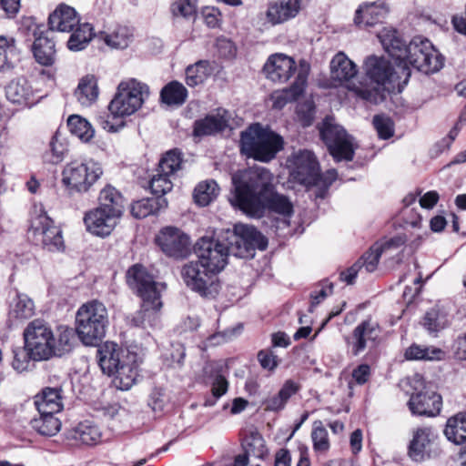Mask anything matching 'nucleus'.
I'll use <instances>...</instances> for the list:
<instances>
[{
  "label": "nucleus",
  "instance_id": "7c9ffc66",
  "mask_svg": "<svg viewBox=\"0 0 466 466\" xmlns=\"http://www.w3.org/2000/svg\"><path fill=\"white\" fill-rule=\"evenodd\" d=\"M400 244V238H390L383 243L377 242L361 256L358 262L366 272H373L377 269L381 254L391 247H398Z\"/></svg>",
  "mask_w": 466,
  "mask_h": 466
},
{
  "label": "nucleus",
  "instance_id": "2f4dec72",
  "mask_svg": "<svg viewBox=\"0 0 466 466\" xmlns=\"http://www.w3.org/2000/svg\"><path fill=\"white\" fill-rule=\"evenodd\" d=\"M443 433L449 441L456 445L466 442V410L447 420Z\"/></svg>",
  "mask_w": 466,
  "mask_h": 466
},
{
  "label": "nucleus",
  "instance_id": "aec40b11",
  "mask_svg": "<svg viewBox=\"0 0 466 466\" xmlns=\"http://www.w3.org/2000/svg\"><path fill=\"white\" fill-rule=\"evenodd\" d=\"M309 0H272L268 4L266 18L273 25L295 18L308 5Z\"/></svg>",
  "mask_w": 466,
  "mask_h": 466
},
{
  "label": "nucleus",
  "instance_id": "412c9836",
  "mask_svg": "<svg viewBox=\"0 0 466 466\" xmlns=\"http://www.w3.org/2000/svg\"><path fill=\"white\" fill-rule=\"evenodd\" d=\"M122 361L110 377H113L112 382L116 389L128 390L137 381L143 360L138 353L132 351Z\"/></svg>",
  "mask_w": 466,
  "mask_h": 466
},
{
  "label": "nucleus",
  "instance_id": "58836bf2",
  "mask_svg": "<svg viewBox=\"0 0 466 466\" xmlns=\"http://www.w3.org/2000/svg\"><path fill=\"white\" fill-rule=\"evenodd\" d=\"M64 391L61 387H45L34 396V405L35 408H64Z\"/></svg>",
  "mask_w": 466,
  "mask_h": 466
},
{
  "label": "nucleus",
  "instance_id": "ea45409f",
  "mask_svg": "<svg viewBox=\"0 0 466 466\" xmlns=\"http://www.w3.org/2000/svg\"><path fill=\"white\" fill-rule=\"evenodd\" d=\"M167 206L164 198H147L134 202L131 206V214L136 218H144L157 213Z\"/></svg>",
  "mask_w": 466,
  "mask_h": 466
},
{
  "label": "nucleus",
  "instance_id": "72a5a7b5",
  "mask_svg": "<svg viewBox=\"0 0 466 466\" xmlns=\"http://www.w3.org/2000/svg\"><path fill=\"white\" fill-rule=\"evenodd\" d=\"M38 410V416L30 420L31 427L40 435L55 436L61 430V420L52 411Z\"/></svg>",
  "mask_w": 466,
  "mask_h": 466
},
{
  "label": "nucleus",
  "instance_id": "c85d7f7f",
  "mask_svg": "<svg viewBox=\"0 0 466 466\" xmlns=\"http://www.w3.org/2000/svg\"><path fill=\"white\" fill-rule=\"evenodd\" d=\"M241 445L244 450L242 455L254 456L258 459H264L268 454V449L265 441L258 431L253 427L248 426L240 431Z\"/></svg>",
  "mask_w": 466,
  "mask_h": 466
},
{
  "label": "nucleus",
  "instance_id": "3c124183",
  "mask_svg": "<svg viewBox=\"0 0 466 466\" xmlns=\"http://www.w3.org/2000/svg\"><path fill=\"white\" fill-rule=\"evenodd\" d=\"M67 127L71 134L84 142H88L95 135L91 124L86 118L77 115H72L68 117Z\"/></svg>",
  "mask_w": 466,
  "mask_h": 466
},
{
  "label": "nucleus",
  "instance_id": "4be33fe9",
  "mask_svg": "<svg viewBox=\"0 0 466 466\" xmlns=\"http://www.w3.org/2000/svg\"><path fill=\"white\" fill-rule=\"evenodd\" d=\"M132 352L129 349L122 348L113 341H106L97 349V360L104 374L108 376L126 360V356Z\"/></svg>",
  "mask_w": 466,
  "mask_h": 466
},
{
  "label": "nucleus",
  "instance_id": "4468645a",
  "mask_svg": "<svg viewBox=\"0 0 466 466\" xmlns=\"http://www.w3.org/2000/svg\"><path fill=\"white\" fill-rule=\"evenodd\" d=\"M181 277L191 290L202 297H214L218 293V278L208 268H202L199 261H190L183 266Z\"/></svg>",
  "mask_w": 466,
  "mask_h": 466
},
{
  "label": "nucleus",
  "instance_id": "5701e85b",
  "mask_svg": "<svg viewBox=\"0 0 466 466\" xmlns=\"http://www.w3.org/2000/svg\"><path fill=\"white\" fill-rule=\"evenodd\" d=\"M357 73L356 64L342 52L336 54L330 61V79L334 86H345L350 91L349 86L358 83L353 80Z\"/></svg>",
  "mask_w": 466,
  "mask_h": 466
},
{
  "label": "nucleus",
  "instance_id": "423d86ee",
  "mask_svg": "<svg viewBox=\"0 0 466 466\" xmlns=\"http://www.w3.org/2000/svg\"><path fill=\"white\" fill-rule=\"evenodd\" d=\"M148 96V86L135 78L120 82L116 95L108 105L110 115L106 116H100V125L108 132H117L123 127L124 124L114 125L109 120L110 116L115 118L133 115L141 108Z\"/></svg>",
  "mask_w": 466,
  "mask_h": 466
},
{
  "label": "nucleus",
  "instance_id": "473e14b6",
  "mask_svg": "<svg viewBox=\"0 0 466 466\" xmlns=\"http://www.w3.org/2000/svg\"><path fill=\"white\" fill-rule=\"evenodd\" d=\"M71 438L86 446H95L101 441L102 432L91 420L79 422L71 431Z\"/></svg>",
  "mask_w": 466,
  "mask_h": 466
},
{
  "label": "nucleus",
  "instance_id": "6e6552de",
  "mask_svg": "<svg viewBox=\"0 0 466 466\" xmlns=\"http://www.w3.org/2000/svg\"><path fill=\"white\" fill-rule=\"evenodd\" d=\"M107 325V309L96 299L87 301L76 311V332L87 346L96 345L105 337Z\"/></svg>",
  "mask_w": 466,
  "mask_h": 466
},
{
  "label": "nucleus",
  "instance_id": "09e8293b",
  "mask_svg": "<svg viewBox=\"0 0 466 466\" xmlns=\"http://www.w3.org/2000/svg\"><path fill=\"white\" fill-rule=\"evenodd\" d=\"M441 405L442 397L431 390L412 394L408 401L409 408H441Z\"/></svg>",
  "mask_w": 466,
  "mask_h": 466
},
{
  "label": "nucleus",
  "instance_id": "13d9d810",
  "mask_svg": "<svg viewBox=\"0 0 466 466\" xmlns=\"http://www.w3.org/2000/svg\"><path fill=\"white\" fill-rule=\"evenodd\" d=\"M157 172L158 173L151 178L149 187L154 195L158 196L157 198H163V195L172 189L173 184L169 178V175L160 171Z\"/></svg>",
  "mask_w": 466,
  "mask_h": 466
},
{
  "label": "nucleus",
  "instance_id": "a18cd8bd",
  "mask_svg": "<svg viewBox=\"0 0 466 466\" xmlns=\"http://www.w3.org/2000/svg\"><path fill=\"white\" fill-rule=\"evenodd\" d=\"M160 97L168 106H181L187 97V90L181 83L171 81L162 88Z\"/></svg>",
  "mask_w": 466,
  "mask_h": 466
},
{
  "label": "nucleus",
  "instance_id": "c756f323",
  "mask_svg": "<svg viewBox=\"0 0 466 466\" xmlns=\"http://www.w3.org/2000/svg\"><path fill=\"white\" fill-rule=\"evenodd\" d=\"M33 54L36 62L42 66H52L56 61L55 42L48 33H41L33 44Z\"/></svg>",
  "mask_w": 466,
  "mask_h": 466
},
{
  "label": "nucleus",
  "instance_id": "680f3d73",
  "mask_svg": "<svg viewBox=\"0 0 466 466\" xmlns=\"http://www.w3.org/2000/svg\"><path fill=\"white\" fill-rule=\"evenodd\" d=\"M258 360L264 370L269 371H273L279 365L278 356L271 350L258 351Z\"/></svg>",
  "mask_w": 466,
  "mask_h": 466
},
{
  "label": "nucleus",
  "instance_id": "39448f33",
  "mask_svg": "<svg viewBox=\"0 0 466 466\" xmlns=\"http://www.w3.org/2000/svg\"><path fill=\"white\" fill-rule=\"evenodd\" d=\"M127 282L142 299L141 309L133 319L135 325H152L162 308L161 294L166 289L165 283L156 281L146 268L139 264L128 268Z\"/></svg>",
  "mask_w": 466,
  "mask_h": 466
},
{
  "label": "nucleus",
  "instance_id": "f704fd0d",
  "mask_svg": "<svg viewBox=\"0 0 466 466\" xmlns=\"http://www.w3.org/2000/svg\"><path fill=\"white\" fill-rule=\"evenodd\" d=\"M387 13L388 10L383 3L364 4L356 10L354 21L357 25L363 24L366 26H370L378 23Z\"/></svg>",
  "mask_w": 466,
  "mask_h": 466
},
{
  "label": "nucleus",
  "instance_id": "f3484780",
  "mask_svg": "<svg viewBox=\"0 0 466 466\" xmlns=\"http://www.w3.org/2000/svg\"><path fill=\"white\" fill-rule=\"evenodd\" d=\"M297 70L295 59L284 53L270 55L262 67L265 77L276 84L287 83Z\"/></svg>",
  "mask_w": 466,
  "mask_h": 466
},
{
  "label": "nucleus",
  "instance_id": "8fccbe9b",
  "mask_svg": "<svg viewBox=\"0 0 466 466\" xmlns=\"http://www.w3.org/2000/svg\"><path fill=\"white\" fill-rule=\"evenodd\" d=\"M450 321L448 316L439 309L428 310L421 321V325L429 333H438L448 327Z\"/></svg>",
  "mask_w": 466,
  "mask_h": 466
},
{
  "label": "nucleus",
  "instance_id": "dca6fc26",
  "mask_svg": "<svg viewBox=\"0 0 466 466\" xmlns=\"http://www.w3.org/2000/svg\"><path fill=\"white\" fill-rule=\"evenodd\" d=\"M380 332L379 323L370 319L358 324L353 329L351 336L345 339L352 356L357 357L367 348L375 347L380 339Z\"/></svg>",
  "mask_w": 466,
  "mask_h": 466
},
{
  "label": "nucleus",
  "instance_id": "4d7b16f0",
  "mask_svg": "<svg viewBox=\"0 0 466 466\" xmlns=\"http://www.w3.org/2000/svg\"><path fill=\"white\" fill-rule=\"evenodd\" d=\"M311 440L316 452L326 453L330 448L328 431L321 421L314 422Z\"/></svg>",
  "mask_w": 466,
  "mask_h": 466
},
{
  "label": "nucleus",
  "instance_id": "603ef678",
  "mask_svg": "<svg viewBox=\"0 0 466 466\" xmlns=\"http://www.w3.org/2000/svg\"><path fill=\"white\" fill-rule=\"evenodd\" d=\"M170 13L174 18L194 20L198 13L197 0H172Z\"/></svg>",
  "mask_w": 466,
  "mask_h": 466
},
{
  "label": "nucleus",
  "instance_id": "6ab92c4d",
  "mask_svg": "<svg viewBox=\"0 0 466 466\" xmlns=\"http://www.w3.org/2000/svg\"><path fill=\"white\" fill-rule=\"evenodd\" d=\"M121 217L96 207L85 214L86 230L97 237L105 238L111 234Z\"/></svg>",
  "mask_w": 466,
  "mask_h": 466
},
{
  "label": "nucleus",
  "instance_id": "1a4fd4ad",
  "mask_svg": "<svg viewBox=\"0 0 466 466\" xmlns=\"http://www.w3.org/2000/svg\"><path fill=\"white\" fill-rule=\"evenodd\" d=\"M195 254L202 268H208L218 276L228 264L231 248L226 236L220 233L217 236H204L195 244Z\"/></svg>",
  "mask_w": 466,
  "mask_h": 466
},
{
  "label": "nucleus",
  "instance_id": "b1692460",
  "mask_svg": "<svg viewBox=\"0 0 466 466\" xmlns=\"http://www.w3.org/2000/svg\"><path fill=\"white\" fill-rule=\"evenodd\" d=\"M307 80L308 72L301 69L289 87L274 91L270 96L273 108L282 109L287 104L297 101L305 91Z\"/></svg>",
  "mask_w": 466,
  "mask_h": 466
},
{
  "label": "nucleus",
  "instance_id": "0eeeda50",
  "mask_svg": "<svg viewBox=\"0 0 466 466\" xmlns=\"http://www.w3.org/2000/svg\"><path fill=\"white\" fill-rule=\"evenodd\" d=\"M282 136L268 126L260 123L251 124L240 133L239 147L241 153L248 158L268 163L284 149Z\"/></svg>",
  "mask_w": 466,
  "mask_h": 466
},
{
  "label": "nucleus",
  "instance_id": "0e129e2a",
  "mask_svg": "<svg viewBox=\"0 0 466 466\" xmlns=\"http://www.w3.org/2000/svg\"><path fill=\"white\" fill-rule=\"evenodd\" d=\"M333 284L328 281L322 283L321 288L319 290H314L310 294L311 305L309 310L312 311L313 308L319 305L323 299H325L329 294L332 293Z\"/></svg>",
  "mask_w": 466,
  "mask_h": 466
},
{
  "label": "nucleus",
  "instance_id": "cd10ccee",
  "mask_svg": "<svg viewBox=\"0 0 466 466\" xmlns=\"http://www.w3.org/2000/svg\"><path fill=\"white\" fill-rule=\"evenodd\" d=\"M6 98L13 104L31 106L35 103V90L25 77L12 80L5 87Z\"/></svg>",
  "mask_w": 466,
  "mask_h": 466
},
{
  "label": "nucleus",
  "instance_id": "6e6d98bb",
  "mask_svg": "<svg viewBox=\"0 0 466 466\" xmlns=\"http://www.w3.org/2000/svg\"><path fill=\"white\" fill-rule=\"evenodd\" d=\"M181 153L177 149L169 150L161 157L157 171L171 176L181 168Z\"/></svg>",
  "mask_w": 466,
  "mask_h": 466
},
{
  "label": "nucleus",
  "instance_id": "864d4df0",
  "mask_svg": "<svg viewBox=\"0 0 466 466\" xmlns=\"http://www.w3.org/2000/svg\"><path fill=\"white\" fill-rule=\"evenodd\" d=\"M11 314L16 319H29L35 314V304L25 294L18 293L14 299Z\"/></svg>",
  "mask_w": 466,
  "mask_h": 466
},
{
  "label": "nucleus",
  "instance_id": "338daca9",
  "mask_svg": "<svg viewBox=\"0 0 466 466\" xmlns=\"http://www.w3.org/2000/svg\"><path fill=\"white\" fill-rule=\"evenodd\" d=\"M202 15L208 27L215 28L219 25L221 13L218 8L207 6L202 10Z\"/></svg>",
  "mask_w": 466,
  "mask_h": 466
},
{
  "label": "nucleus",
  "instance_id": "052dcab7",
  "mask_svg": "<svg viewBox=\"0 0 466 466\" xmlns=\"http://www.w3.org/2000/svg\"><path fill=\"white\" fill-rule=\"evenodd\" d=\"M299 390V386L292 380H287L278 395L273 398L274 408H281L284 406L288 400L294 395Z\"/></svg>",
  "mask_w": 466,
  "mask_h": 466
},
{
  "label": "nucleus",
  "instance_id": "bf43d9fd",
  "mask_svg": "<svg viewBox=\"0 0 466 466\" xmlns=\"http://www.w3.org/2000/svg\"><path fill=\"white\" fill-rule=\"evenodd\" d=\"M373 126L381 139H388L394 134V124L392 120L384 115H377L373 117Z\"/></svg>",
  "mask_w": 466,
  "mask_h": 466
},
{
  "label": "nucleus",
  "instance_id": "7ed1b4c3",
  "mask_svg": "<svg viewBox=\"0 0 466 466\" xmlns=\"http://www.w3.org/2000/svg\"><path fill=\"white\" fill-rule=\"evenodd\" d=\"M230 203L252 218L263 216V202L275 189L274 175L263 167H253L232 176Z\"/></svg>",
  "mask_w": 466,
  "mask_h": 466
},
{
  "label": "nucleus",
  "instance_id": "79ce46f5",
  "mask_svg": "<svg viewBox=\"0 0 466 466\" xmlns=\"http://www.w3.org/2000/svg\"><path fill=\"white\" fill-rule=\"evenodd\" d=\"M431 430L428 428L418 429L409 445V455L416 461H422L431 444Z\"/></svg>",
  "mask_w": 466,
  "mask_h": 466
},
{
  "label": "nucleus",
  "instance_id": "9b49d317",
  "mask_svg": "<svg viewBox=\"0 0 466 466\" xmlns=\"http://www.w3.org/2000/svg\"><path fill=\"white\" fill-rule=\"evenodd\" d=\"M231 248V255L241 258H253L255 250H264L268 247L267 238L256 228L236 224L234 229L224 232Z\"/></svg>",
  "mask_w": 466,
  "mask_h": 466
},
{
  "label": "nucleus",
  "instance_id": "a211bd4d",
  "mask_svg": "<svg viewBox=\"0 0 466 466\" xmlns=\"http://www.w3.org/2000/svg\"><path fill=\"white\" fill-rule=\"evenodd\" d=\"M156 241L164 253L174 258L186 257L190 246L188 236L172 227L162 229Z\"/></svg>",
  "mask_w": 466,
  "mask_h": 466
},
{
  "label": "nucleus",
  "instance_id": "2eb2a0df",
  "mask_svg": "<svg viewBox=\"0 0 466 466\" xmlns=\"http://www.w3.org/2000/svg\"><path fill=\"white\" fill-rule=\"evenodd\" d=\"M288 163L294 182L309 187L319 185L322 180L319 164L310 151L299 150L294 153Z\"/></svg>",
  "mask_w": 466,
  "mask_h": 466
},
{
  "label": "nucleus",
  "instance_id": "69168bd1",
  "mask_svg": "<svg viewBox=\"0 0 466 466\" xmlns=\"http://www.w3.org/2000/svg\"><path fill=\"white\" fill-rule=\"evenodd\" d=\"M20 9V0H0V17H15Z\"/></svg>",
  "mask_w": 466,
  "mask_h": 466
},
{
  "label": "nucleus",
  "instance_id": "393cba45",
  "mask_svg": "<svg viewBox=\"0 0 466 466\" xmlns=\"http://www.w3.org/2000/svg\"><path fill=\"white\" fill-rule=\"evenodd\" d=\"M80 23V17L75 8L61 4L50 14L48 25L51 31L69 33Z\"/></svg>",
  "mask_w": 466,
  "mask_h": 466
},
{
  "label": "nucleus",
  "instance_id": "9d476101",
  "mask_svg": "<svg viewBox=\"0 0 466 466\" xmlns=\"http://www.w3.org/2000/svg\"><path fill=\"white\" fill-rule=\"evenodd\" d=\"M99 163L93 159L74 160L62 172V182L69 191L87 192L102 176Z\"/></svg>",
  "mask_w": 466,
  "mask_h": 466
},
{
  "label": "nucleus",
  "instance_id": "f257e3e1",
  "mask_svg": "<svg viewBox=\"0 0 466 466\" xmlns=\"http://www.w3.org/2000/svg\"><path fill=\"white\" fill-rule=\"evenodd\" d=\"M378 37L389 56L399 62L397 68L401 70L404 85L411 75L409 65L426 75L438 72L443 66L444 57L426 38L416 36L406 45L392 28H383Z\"/></svg>",
  "mask_w": 466,
  "mask_h": 466
},
{
  "label": "nucleus",
  "instance_id": "ddd939ff",
  "mask_svg": "<svg viewBox=\"0 0 466 466\" xmlns=\"http://www.w3.org/2000/svg\"><path fill=\"white\" fill-rule=\"evenodd\" d=\"M29 235L35 245L48 251H59L64 248L62 231L54 225L53 220L43 210L31 216Z\"/></svg>",
  "mask_w": 466,
  "mask_h": 466
},
{
  "label": "nucleus",
  "instance_id": "e2e57ef3",
  "mask_svg": "<svg viewBox=\"0 0 466 466\" xmlns=\"http://www.w3.org/2000/svg\"><path fill=\"white\" fill-rule=\"evenodd\" d=\"M370 366L366 363L358 365L351 372L352 380L358 385L366 384L370 380Z\"/></svg>",
  "mask_w": 466,
  "mask_h": 466
},
{
  "label": "nucleus",
  "instance_id": "a878e982",
  "mask_svg": "<svg viewBox=\"0 0 466 466\" xmlns=\"http://www.w3.org/2000/svg\"><path fill=\"white\" fill-rule=\"evenodd\" d=\"M228 126L226 110L218 109L217 113L209 114L194 123L193 134L196 137L211 136L224 131Z\"/></svg>",
  "mask_w": 466,
  "mask_h": 466
},
{
  "label": "nucleus",
  "instance_id": "5fc2aeb1",
  "mask_svg": "<svg viewBox=\"0 0 466 466\" xmlns=\"http://www.w3.org/2000/svg\"><path fill=\"white\" fill-rule=\"evenodd\" d=\"M133 33L127 26H118L111 34L105 36V42L107 46L124 49L128 46L132 41Z\"/></svg>",
  "mask_w": 466,
  "mask_h": 466
},
{
  "label": "nucleus",
  "instance_id": "f8f14e48",
  "mask_svg": "<svg viewBox=\"0 0 466 466\" xmlns=\"http://www.w3.org/2000/svg\"><path fill=\"white\" fill-rule=\"evenodd\" d=\"M320 137L329 154L336 161H350L354 157L355 146L353 137L333 118L326 117L320 127Z\"/></svg>",
  "mask_w": 466,
  "mask_h": 466
},
{
  "label": "nucleus",
  "instance_id": "4c0bfd02",
  "mask_svg": "<svg viewBox=\"0 0 466 466\" xmlns=\"http://www.w3.org/2000/svg\"><path fill=\"white\" fill-rule=\"evenodd\" d=\"M98 94L96 78L94 76H86L79 81L74 95L83 106H89L96 101Z\"/></svg>",
  "mask_w": 466,
  "mask_h": 466
},
{
  "label": "nucleus",
  "instance_id": "20e7f679",
  "mask_svg": "<svg viewBox=\"0 0 466 466\" xmlns=\"http://www.w3.org/2000/svg\"><path fill=\"white\" fill-rule=\"evenodd\" d=\"M25 350L35 361L62 357L73 349L75 334L72 329L61 327L57 337L43 319H34L24 330Z\"/></svg>",
  "mask_w": 466,
  "mask_h": 466
},
{
  "label": "nucleus",
  "instance_id": "f03ea898",
  "mask_svg": "<svg viewBox=\"0 0 466 466\" xmlns=\"http://www.w3.org/2000/svg\"><path fill=\"white\" fill-rule=\"evenodd\" d=\"M366 77L358 79L350 87L357 98L367 103L377 105L386 98V93L404 87L401 70L396 69L390 61L384 56H370L362 65Z\"/></svg>",
  "mask_w": 466,
  "mask_h": 466
},
{
  "label": "nucleus",
  "instance_id": "bb28decb",
  "mask_svg": "<svg viewBox=\"0 0 466 466\" xmlns=\"http://www.w3.org/2000/svg\"><path fill=\"white\" fill-rule=\"evenodd\" d=\"M222 364L217 361H209L203 368L204 376L213 380L211 387L212 396L210 400H207L205 406L215 405L217 400L228 391V382L222 374Z\"/></svg>",
  "mask_w": 466,
  "mask_h": 466
},
{
  "label": "nucleus",
  "instance_id": "37998d69",
  "mask_svg": "<svg viewBox=\"0 0 466 466\" xmlns=\"http://www.w3.org/2000/svg\"><path fill=\"white\" fill-rule=\"evenodd\" d=\"M70 33L67 47L71 51L85 49L94 35L93 27L89 23H79Z\"/></svg>",
  "mask_w": 466,
  "mask_h": 466
},
{
  "label": "nucleus",
  "instance_id": "c9c22d12",
  "mask_svg": "<svg viewBox=\"0 0 466 466\" xmlns=\"http://www.w3.org/2000/svg\"><path fill=\"white\" fill-rule=\"evenodd\" d=\"M444 358L445 352L435 346L412 343L404 351V359L407 360L439 361Z\"/></svg>",
  "mask_w": 466,
  "mask_h": 466
},
{
  "label": "nucleus",
  "instance_id": "c03bdc74",
  "mask_svg": "<svg viewBox=\"0 0 466 466\" xmlns=\"http://www.w3.org/2000/svg\"><path fill=\"white\" fill-rule=\"evenodd\" d=\"M219 194V187L213 179L198 183L194 189L193 198L200 207L209 205Z\"/></svg>",
  "mask_w": 466,
  "mask_h": 466
},
{
  "label": "nucleus",
  "instance_id": "774afa93",
  "mask_svg": "<svg viewBox=\"0 0 466 466\" xmlns=\"http://www.w3.org/2000/svg\"><path fill=\"white\" fill-rule=\"evenodd\" d=\"M452 351L457 360H466V331L455 339L452 344Z\"/></svg>",
  "mask_w": 466,
  "mask_h": 466
},
{
  "label": "nucleus",
  "instance_id": "de8ad7c7",
  "mask_svg": "<svg viewBox=\"0 0 466 466\" xmlns=\"http://www.w3.org/2000/svg\"><path fill=\"white\" fill-rule=\"evenodd\" d=\"M266 209L283 215L284 217H290L293 213V205L290 200L273 189V192L267 197L263 202V214Z\"/></svg>",
  "mask_w": 466,
  "mask_h": 466
},
{
  "label": "nucleus",
  "instance_id": "e433bc0d",
  "mask_svg": "<svg viewBox=\"0 0 466 466\" xmlns=\"http://www.w3.org/2000/svg\"><path fill=\"white\" fill-rule=\"evenodd\" d=\"M98 207L121 217L124 212V198L114 187L106 186L99 194Z\"/></svg>",
  "mask_w": 466,
  "mask_h": 466
},
{
  "label": "nucleus",
  "instance_id": "a19ab883",
  "mask_svg": "<svg viewBox=\"0 0 466 466\" xmlns=\"http://www.w3.org/2000/svg\"><path fill=\"white\" fill-rule=\"evenodd\" d=\"M18 59L15 40L13 37L0 35V73L12 69Z\"/></svg>",
  "mask_w": 466,
  "mask_h": 466
},
{
  "label": "nucleus",
  "instance_id": "49530a36",
  "mask_svg": "<svg viewBox=\"0 0 466 466\" xmlns=\"http://www.w3.org/2000/svg\"><path fill=\"white\" fill-rule=\"evenodd\" d=\"M212 66L208 61L200 60L186 69V83L194 87L202 83L211 75Z\"/></svg>",
  "mask_w": 466,
  "mask_h": 466
}]
</instances>
